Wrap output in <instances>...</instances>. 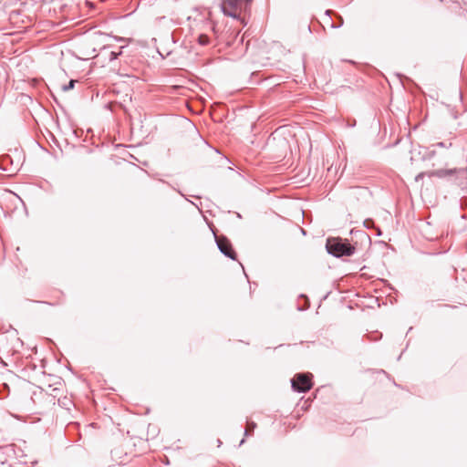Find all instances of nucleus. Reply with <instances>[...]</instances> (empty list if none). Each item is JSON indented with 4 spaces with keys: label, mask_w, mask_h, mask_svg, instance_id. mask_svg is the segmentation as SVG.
I'll list each match as a JSON object with an SVG mask.
<instances>
[{
    "label": "nucleus",
    "mask_w": 467,
    "mask_h": 467,
    "mask_svg": "<svg viewBox=\"0 0 467 467\" xmlns=\"http://www.w3.org/2000/svg\"><path fill=\"white\" fill-rule=\"evenodd\" d=\"M252 2L253 0H223L222 11L225 16L240 20L245 26L246 22L242 15L250 11Z\"/></svg>",
    "instance_id": "f257e3e1"
},
{
    "label": "nucleus",
    "mask_w": 467,
    "mask_h": 467,
    "mask_svg": "<svg viewBox=\"0 0 467 467\" xmlns=\"http://www.w3.org/2000/svg\"><path fill=\"white\" fill-rule=\"evenodd\" d=\"M327 252L337 258L351 256L356 252V246L348 239L341 237H328L326 243Z\"/></svg>",
    "instance_id": "f03ea898"
},
{
    "label": "nucleus",
    "mask_w": 467,
    "mask_h": 467,
    "mask_svg": "<svg viewBox=\"0 0 467 467\" xmlns=\"http://www.w3.org/2000/svg\"><path fill=\"white\" fill-rule=\"evenodd\" d=\"M290 382L294 391L304 393L313 387V375L310 372H298L291 378Z\"/></svg>",
    "instance_id": "7ed1b4c3"
},
{
    "label": "nucleus",
    "mask_w": 467,
    "mask_h": 467,
    "mask_svg": "<svg viewBox=\"0 0 467 467\" xmlns=\"http://www.w3.org/2000/svg\"><path fill=\"white\" fill-rule=\"evenodd\" d=\"M215 243L219 251L226 257L236 260L237 254L234 251L231 241L224 235L217 236L214 234Z\"/></svg>",
    "instance_id": "20e7f679"
},
{
    "label": "nucleus",
    "mask_w": 467,
    "mask_h": 467,
    "mask_svg": "<svg viewBox=\"0 0 467 467\" xmlns=\"http://www.w3.org/2000/svg\"><path fill=\"white\" fill-rule=\"evenodd\" d=\"M458 171H459V169H440V170H436V171H432L429 172V176L430 177L435 176L438 178H445V177H453L454 176L455 182L459 186H461L462 182H458Z\"/></svg>",
    "instance_id": "39448f33"
},
{
    "label": "nucleus",
    "mask_w": 467,
    "mask_h": 467,
    "mask_svg": "<svg viewBox=\"0 0 467 467\" xmlns=\"http://www.w3.org/2000/svg\"><path fill=\"white\" fill-rule=\"evenodd\" d=\"M396 76L400 79V83L405 88L412 90L413 88L420 89L419 85L414 82L410 77L405 76L402 73H397Z\"/></svg>",
    "instance_id": "423d86ee"
},
{
    "label": "nucleus",
    "mask_w": 467,
    "mask_h": 467,
    "mask_svg": "<svg viewBox=\"0 0 467 467\" xmlns=\"http://www.w3.org/2000/svg\"><path fill=\"white\" fill-rule=\"evenodd\" d=\"M418 155L420 157L422 161H430L435 155V150H430L426 147H419Z\"/></svg>",
    "instance_id": "0eeeda50"
},
{
    "label": "nucleus",
    "mask_w": 467,
    "mask_h": 467,
    "mask_svg": "<svg viewBox=\"0 0 467 467\" xmlns=\"http://www.w3.org/2000/svg\"><path fill=\"white\" fill-rule=\"evenodd\" d=\"M350 233L361 242L366 241L368 244H370V237L364 230H351Z\"/></svg>",
    "instance_id": "6e6552de"
},
{
    "label": "nucleus",
    "mask_w": 467,
    "mask_h": 467,
    "mask_svg": "<svg viewBox=\"0 0 467 467\" xmlns=\"http://www.w3.org/2000/svg\"><path fill=\"white\" fill-rule=\"evenodd\" d=\"M298 300L304 301V304H302V305L300 303H298V305H297L298 311H305L309 307L310 303H309V299H308L307 296H306L305 294H301L298 296Z\"/></svg>",
    "instance_id": "1a4fd4ad"
},
{
    "label": "nucleus",
    "mask_w": 467,
    "mask_h": 467,
    "mask_svg": "<svg viewBox=\"0 0 467 467\" xmlns=\"http://www.w3.org/2000/svg\"><path fill=\"white\" fill-rule=\"evenodd\" d=\"M197 42L200 46L205 47L210 44L211 39L208 35L202 33L197 36Z\"/></svg>",
    "instance_id": "9d476101"
},
{
    "label": "nucleus",
    "mask_w": 467,
    "mask_h": 467,
    "mask_svg": "<svg viewBox=\"0 0 467 467\" xmlns=\"http://www.w3.org/2000/svg\"><path fill=\"white\" fill-rule=\"evenodd\" d=\"M57 402L58 406H60L62 409H69V406L72 404V400L67 397H64L63 400L58 399Z\"/></svg>",
    "instance_id": "9b49d317"
},
{
    "label": "nucleus",
    "mask_w": 467,
    "mask_h": 467,
    "mask_svg": "<svg viewBox=\"0 0 467 467\" xmlns=\"http://www.w3.org/2000/svg\"><path fill=\"white\" fill-rule=\"evenodd\" d=\"M311 407V403L309 401V400H305L304 402L302 403V401L300 400L294 409H302V410H305V409H310Z\"/></svg>",
    "instance_id": "f8f14e48"
},
{
    "label": "nucleus",
    "mask_w": 467,
    "mask_h": 467,
    "mask_svg": "<svg viewBox=\"0 0 467 467\" xmlns=\"http://www.w3.org/2000/svg\"><path fill=\"white\" fill-rule=\"evenodd\" d=\"M363 225L367 229H373L374 230V228L376 227L375 222L371 218L365 219L364 222H363Z\"/></svg>",
    "instance_id": "ddd939ff"
},
{
    "label": "nucleus",
    "mask_w": 467,
    "mask_h": 467,
    "mask_svg": "<svg viewBox=\"0 0 467 467\" xmlns=\"http://www.w3.org/2000/svg\"><path fill=\"white\" fill-rule=\"evenodd\" d=\"M75 84H76V80L75 79H70L67 84H66V85H64L62 87V90L63 91H69V90L74 88Z\"/></svg>",
    "instance_id": "4468645a"
},
{
    "label": "nucleus",
    "mask_w": 467,
    "mask_h": 467,
    "mask_svg": "<svg viewBox=\"0 0 467 467\" xmlns=\"http://www.w3.org/2000/svg\"><path fill=\"white\" fill-rule=\"evenodd\" d=\"M182 33V29L181 28H178V29H175L174 31H172L171 33V40L172 42L175 44L179 41V36L181 35Z\"/></svg>",
    "instance_id": "2eb2a0df"
},
{
    "label": "nucleus",
    "mask_w": 467,
    "mask_h": 467,
    "mask_svg": "<svg viewBox=\"0 0 467 467\" xmlns=\"http://www.w3.org/2000/svg\"><path fill=\"white\" fill-rule=\"evenodd\" d=\"M26 301L33 302V303H36V304L49 305L52 306L57 305V303H51V302H47V301H38V300H29V299H26Z\"/></svg>",
    "instance_id": "dca6fc26"
},
{
    "label": "nucleus",
    "mask_w": 467,
    "mask_h": 467,
    "mask_svg": "<svg viewBox=\"0 0 467 467\" xmlns=\"http://www.w3.org/2000/svg\"><path fill=\"white\" fill-rule=\"evenodd\" d=\"M120 54H121V52H115V51H112V52L110 53V56H109L110 60H115V59H117Z\"/></svg>",
    "instance_id": "f3484780"
},
{
    "label": "nucleus",
    "mask_w": 467,
    "mask_h": 467,
    "mask_svg": "<svg viewBox=\"0 0 467 467\" xmlns=\"http://www.w3.org/2000/svg\"><path fill=\"white\" fill-rule=\"evenodd\" d=\"M338 19H339V23H337V24H332V26H332L333 28H339L340 26H343V18L339 16H338Z\"/></svg>",
    "instance_id": "a211bd4d"
},
{
    "label": "nucleus",
    "mask_w": 467,
    "mask_h": 467,
    "mask_svg": "<svg viewBox=\"0 0 467 467\" xmlns=\"http://www.w3.org/2000/svg\"><path fill=\"white\" fill-rule=\"evenodd\" d=\"M461 207L463 209L467 208V198L461 199Z\"/></svg>",
    "instance_id": "6ab92c4d"
},
{
    "label": "nucleus",
    "mask_w": 467,
    "mask_h": 467,
    "mask_svg": "<svg viewBox=\"0 0 467 467\" xmlns=\"http://www.w3.org/2000/svg\"><path fill=\"white\" fill-rule=\"evenodd\" d=\"M425 174H426L425 172H420L418 175H416L415 181L419 182L420 180H422L424 178Z\"/></svg>",
    "instance_id": "aec40b11"
},
{
    "label": "nucleus",
    "mask_w": 467,
    "mask_h": 467,
    "mask_svg": "<svg viewBox=\"0 0 467 467\" xmlns=\"http://www.w3.org/2000/svg\"><path fill=\"white\" fill-rule=\"evenodd\" d=\"M374 231H375V234H376L377 236H380V235L382 234V231H381V229H380L379 226H377V225H376V227L374 228Z\"/></svg>",
    "instance_id": "412c9836"
},
{
    "label": "nucleus",
    "mask_w": 467,
    "mask_h": 467,
    "mask_svg": "<svg viewBox=\"0 0 467 467\" xmlns=\"http://www.w3.org/2000/svg\"><path fill=\"white\" fill-rule=\"evenodd\" d=\"M291 346H292V345H290V344H287V345H285V344H280V345H278V346L275 348V349H276V348H284V347H291Z\"/></svg>",
    "instance_id": "4be33fe9"
},
{
    "label": "nucleus",
    "mask_w": 467,
    "mask_h": 467,
    "mask_svg": "<svg viewBox=\"0 0 467 467\" xmlns=\"http://www.w3.org/2000/svg\"><path fill=\"white\" fill-rule=\"evenodd\" d=\"M332 14H333V11H332V10H330V9H327V10L326 11V15H327V16H328L329 17H331V15H332Z\"/></svg>",
    "instance_id": "5701e85b"
},
{
    "label": "nucleus",
    "mask_w": 467,
    "mask_h": 467,
    "mask_svg": "<svg viewBox=\"0 0 467 467\" xmlns=\"http://www.w3.org/2000/svg\"><path fill=\"white\" fill-rule=\"evenodd\" d=\"M114 38L116 39V41L118 42H121V41H124V38L121 37V36H114Z\"/></svg>",
    "instance_id": "b1692460"
},
{
    "label": "nucleus",
    "mask_w": 467,
    "mask_h": 467,
    "mask_svg": "<svg viewBox=\"0 0 467 467\" xmlns=\"http://www.w3.org/2000/svg\"><path fill=\"white\" fill-rule=\"evenodd\" d=\"M434 146H438V147H445V143H444V142H438V143H436Z\"/></svg>",
    "instance_id": "393cba45"
},
{
    "label": "nucleus",
    "mask_w": 467,
    "mask_h": 467,
    "mask_svg": "<svg viewBox=\"0 0 467 467\" xmlns=\"http://www.w3.org/2000/svg\"><path fill=\"white\" fill-rule=\"evenodd\" d=\"M181 47H183V48H185V49H187V48H188V47H187V46L185 45V42H184V41H183V42H182Z\"/></svg>",
    "instance_id": "a878e982"
},
{
    "label": "nucleus",
    "mask_w": 467,
    "mask_h": 467,
    "mask_svg": "<svg viewBox=\"0 0 467 467\" xmlns=\"http://www.w3.org/2000/svg\"><path fill=\"white\" fill-rule=\"evenodd\" d=\"M254 427V424L248 425V429H253Z\"/></svg>",
    "instance_id": "bb28decb"
},
{
    "label": "nucleus",
    "mask_w": 467,
    "mask_h": 467,
    "mask_svg": "<svg viewBox=\"0 0 467 467\" xmlns=\"http://www.w3.org/2000/svg\"><path fill=\"white\" fill-rule=\"evenodd\" d=\"M254 427V424L248 425V429H253Z\"/></svg>",
    "instance_id": "cd10ccee"
},
{
    "label": "nucleus",
    "mask_w": 467,
    "mask_h": 467,
    "mask_svg": "<svg viewBox=\"0 0 467 467\" xmlns=\"http://www.w3.org/2000/svg\"><path fill=\"white\" fill-rule=\"evenodd\" d=\"M301 231H302V234H306V230H304L303 228L301 229Z\"/></svg>",
    "instance_id": "c85d7f7f"
},
{
    "label": "nucleus",
    "mask_w": 467,
    "mask_h": 467,
    "mask_svg": "<svg viewBox=\"0 0 467 467\" xmlns=\"http://www.w3.org/2000/svg\"><path fill=\"white\" fill-rule=\"evenodd\" d=\"M0 169H1V170H3V171H5V168H3L2 166H0Z\"/></svg>",
    "instance_id": "c756f323"
}]
</instances>
